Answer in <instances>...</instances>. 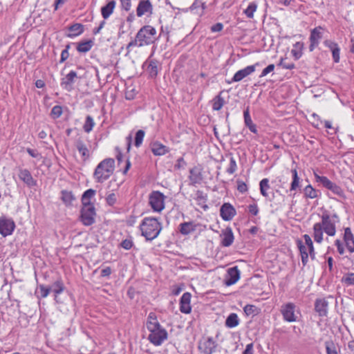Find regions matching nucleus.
Returning a JSON list of instances; mask_svg holds the SVG:
<instances>
[{
	"label": "nucleus",
	"mask_w": 354,
	"mask_h": 354,
	"mask_svg": "<svg viewBox=\"0 0 354 354\" xmlns=\"http://www.w3.org/2000/svg\"><path fill=\"white\" fill-rule=\"evenodd\" d=\"M319 194H320L319 191L313 188L311 185L306 186L304 189V197L306 198H316L319 196Z\"/></svg>",
	"instance_id": "nucleus-37"
},
{
	"label": "nucleus",
	"mask_w": 354,
	"mask_h": 354,
	"mask_svg": "<svg viewBox=\"0 0 354 354\" xmlns=\"http://www.w3.org/2000/svg\"><path fill=\"white\" fill-rule=\"evenodd\" d=\"M341 282L346 286H354V272L346 273L342 277Z\"/></svg>",
	"instance_id": "nucleus-44"
},
{
	"label": "nucleus",
	"mask_w": 354,
	"mask_h": 354,
	"mask_svg": "<svg viewBox=\"0 0 354 354\" xmlns=\"http://www.w3.org/2000/svg\"><path fill=\"white\" fill-rule=\"evenodd\" d=\"M142 67L150 77L154 78L157 76L158 71L160 70L161 64L158 60L149 57L144 62Z\"/></svg>",
	"instance_id": "nucleus-11"
},
{
	"label": "nucleus",
	"mask_w": 354,
	"mask_h": 354,
	"mask_svg": "<svg viewBox=\"0 0 354 354\" xmlns=\"http://www.w3.org/2000/svg\"><path fill=\"white\" fill-rule=\"evenodd\" d=\"M223 93V91H221L219 92V93L215 96L212 102V109L214 111H219L222 109L223 105L225 104V100L223 97L221 96L222 93Z\"/></svg>",
	"instance_id": "nucleus-33"
},
{
	"label": "nucleus",
	"mask_w": 354,
	"mask_h": 354,
	"mask_svg": "<svg viewBox=\"0 0 354 354\" xmlns=\"http://www.w3.org/2000/svg\"><path fill=\"white\" fill-rule=\"evenodd\" d=\"M216 347L217 344L212 337L201 340L198 344V349L204 354H212L216 351Z\"/></svg>",
	"instance_id": "nucleus-13"
},
{
	"label": "nucleus",
	"mask_w": 354,
	"mask_h": 354,
	"mask_svg": "<svg viewBox=\"0 0 354 354\" xmlns=\"http://www.w3.org/2000/svg\"><path fill=\"white\" fill-rule=\"evenodd\" d=\"M322 30L321 26H318L311 31L310 36V44L309 46L310 52L313 51L315 48L318 46L319 40L322 38Z\"/></svg>",
	"instance_id": "nucleus-20"
},
{
	"label": "nucleus",
	"mask_w": 354,
	"mask_h": 354,
	"mask_svg": "<svg viewBox=\"0 0 354 354\" xmlns=\"http://www.w3.org/2000/svg\"><path fill=\"white\" fill-rule=\"evenodd\" d=\"M149 324L155 325L156 324H160L157 319V317L154 313H150L147 317V328L148 329V326Z\"/></svg>",
	"instance_id": "nucleus-54"
},
{
	"label": "nucleus",
	"mask_w": 354,
	"mask_h": 354,
	"mask_svg": "<svg viewBox=\"0 0 354 354\" xmlns=\"http://www.w3.org/2000/svg\"><path fill=\"white\" fill-rule=\"evenodd\" d=\"M15 229V223L12 218L6 216L0 217V234L6 237L12 234Z\"/></svg>",
	"instance_id": "nucleus-10"
},
{
	"label": "nucleus",
	"mask_w": 354,
	"mask_h": 354,
	"mask_svg": "<svg viewBox=\"0 0 354 354\" xmlns=\"http://www.w3.org/2000/svg\"><path fill=\"white\" fill-rule=\"evenodd\" d=\"M39 290L41 292V297L42 298H45L48 295L50 291L51 290V288L50 287H46L44 285H40Z\"/></svg>",
	"instance_id": "nucleus-60"
},
{
	"label": "nucleus",
	"mask_w": 354,
	"mask_h": 354,
	"mask_svg": "<svg viewBox=\"0 0 354 354\" xmlns=\"http://www.w3.org/2000/svg\"><path fill=\"white\" fill-rule=\"evenodd\" d=\"M62 107L61 106H54L51 109L50 116L53 119H57L62 115Z\"/></svg>",
	"instance_id": "nucleus-50"
},
{
	"label": "nucleus",
	"mask_w": 354,
	"mask_h": 354,
	"mask_svg": "<svg viewBox=\"0 0 354 354\" xmlns=\"http://www.w3.org/2000/svg\"><path fill=\"white\" fill-rule=\"evenodd\" d=\"M162 228V223L154 217L144 218L140 225L141 235L145 237L147 241H152L156 239Z\"/></svg>",
	"instance_id": "nucleus-3"
},
{
	"label": "nucleus",
	"mask_w": 354,
	"mask_h": 354,
	"mask_svg": "<svg viewBox=\"0 0 354 354\" xmlns=\"http://www.w3.org/2000/svg\"><path fill=\"white\" fill-rule=\"evenodd\" d=\"M196 224L193 221L180 223L178 230L183 235H188L196 230Z\"/></svg>",
	"instance_id": "nucleus-28"
},
{
	"label": "nucleus",
	"mask_w": 354,
	"mask_h": 354,
	"mask_svg": "<svg viewBox=\"0 0 354 354\" xmlns=\"http://www.w3.org/2000/svg\"><path fill=\"white\" fill-rule=\"evenodd\" d=\"M125 99L127 100H133L136 97V92L134 88L129 89V88H127L125 91Z\"/></svg>",
	"instance_id": "nucleus-57"
},
{
	"label": "nucleus",
	"mask_w": 354,
	"mask_h": 354,
	"mask_svg": "<svg viewBox=\"0 0 354 354\" xmlns=\"http://www.w3.org/2000/svg\"><path fill=\"white\" fill-rule=\"evenodd\" d=\"M292 180L290 184V192L296 191L297 189L300 187V178L298 176V173L297 169H291Z\"/></svg>",
	"instance_id": "nucleus-36"
},
{
	"label": "nucleus",
	"mask_w": 354,
	"mask_h": 354,
	"mask_svg": "<svg viewBox=\"0 0 354 354\" xmlns=\"http://www.w3.org/2000/svg\"><path fill=\"white\" fill-rule=\"evenodd\" d=\"M240 279V270L237 266L230 268L227 271L225 284L227 286L236 283Z\"/></svg>",
	"instance_id": "nucleus-15"
},
{
	"label": "nucleus",
	"mask_w": 354,
	"mask_h": 354,
	"mask_svg": "<svg viewBox=\"0 0 354 354\" xmlns=\"http://www.w3.org/2000/svg\"><path fill=\"white\" fill-rule=\"evenodd\" d=\"M295 309L296 305L292 302L281 306L280 312L285 322H295L297 321L298 317L295 314Z\"/></svg>",
	"instance_id": "nucleus-9"
},
{
	"label": "nucleus",
	"mask_w": 354,
	"mask_h": 354,
	"mask_svg": "<svg viewBox=\"0 0 354 354\" xmlns=\"http://www.w3.org/2000/svg\"><path fill=\"white\" fill-rule=\"evenodd\" d=\"M187 165L186 162L185 161L183 157L178 158L176 161V164L174 165V168L176 169H184Z\"/></svg>",
	"instance_id": "nucleus-59"
},
{
	"label": "nucleus",
	"mask_w": 354,
	"mask_h": 354,
	"mask_svg": "<svg viewBox=\"0 0 354 354\" xmlns=\"http://www.w3.org/2000/svg\"><path fill=\"white\" fill-rule=\"evenodd\" d=\"M157 34L155 28L147 25L142 27L137 33L136 38L131 41L127 49L130 51L133 47H141L153 43L157 39Z\"/></svg>",
	"instance_id": "nucleus-2"
},
{
	"label": "nucleus",
	"mask_w": 354,
	"mask_h": 354,
	"mask_svg": "<svg viewBox=\"0 0 354 354\" xmlns=\"http://www.w3.org/2000/svg\"><path fill=\"white\" fill-rule=\"evenodd\" d=\"M192 295L190 292H186L183 293L180 299V311L185 314H189L192 311L191 306Z\"/></svg>",
	"instance_id": "nucleus-19"
},
{
	"label": "nucleus",
	"mask_w": 354,
	"mask_h": 354,
	"mask_svg": "<svg viewBox=\"0 0 354 354\" xmlns=\"http://www.w3.org/2000/svg\"><path fill=\"white\" fill-rule=\"evenodd\" d=\"M225 326L229 328H232L239 324V319L236 313H231L228 315L225 320Z\"/></svg>",
	"instance_id": "nucleus-38"
},
{
	"label": "nucleus",
	"mask_w": 354,
	"mask_h": 354,
	"mask_svg": "<svg viewBox=\"0 0 354 354\" xmlns=\"http://www.w3.org/2000/svg\"><path fill=\"white\" fill-rule=\"evenodd\" d=\"M18 176L28 187H33L37 185V180H35L27 169H19Z\"/></svg>",
	"instance_id": "nucleus-16"
},
{
	"label": "nucleus",
	"mask_w": 354,
	"mask_h": 354,
	"mask_svg": "<svg viewBox=\"0 0 354 354\" xmlns=\"http://www.w3.org/2000/svg\"><path fill=\"white\" fill-rule=\"evenodd\" d=\"M237 189L241 193H245L248 190V186L242 180H237Z\"/></svg>",
	"instance_id": "nucleus-64"
},
{
	"label": "nucleus",
	"mask_w": 354,
	"mask_h": 354,
	"mask_svg": "<svg viewBox=\"0 0 354 354\" xmlns=\"http://www.w3.org/2000/svg\"><path fill=\"white\" fill-rule=\"evenodd\" d=\"M278 66H281L283 68L289 69V70H291V69H293L295 68V65L294 63L286 62V58H281L280 59V62H279Z\"/></svg>",
	"instance_id": "nucleus-51"
},
{
	"label": "nucleus",
	"mask_w": 354,
	"mask_h": 354,
	"mask_svg": "<svg viewBox=\"0 0 354 354\" xmlns=\"http://www.w3.org/2000/svg\"><path fill=\"white\" fill-rule=\"evenodd\" d=\"M51 290L55 293V298L57 295L62 293L64 290V285L61 279L54 282L51 287Z\"/></svg>",
	"instance_id": "nucleus-42"
},
{
	"label": "nucleus",
	"mask_w": 354,
	"mask_h": 354,
	"mask_svg": "<svg viewBox=\"0 0 354 354\" xmlns=\"http://www.w3.org/2000/svg\"><path fill=\"white\" fill-rule=\"evenodd\" d=\"M95 126L93 118L91 115L86 117V120L83 126V129L86 133H90Z\"/></svg>",
	"instance_id": "nucleus-45"
},
{
	"label": "nucleus",
	"mask_w": 354,
	"mask_h": 354,
	"mask_svg": "<svg viewBox=\"0 0 354 354\" xmlns=\"http://www.w3.org/2000/svg\"><path fill=\"white\" fill-rule=\"evenodd\" d=\"M95 208L94 205H82L80 220L85 226H90L95 222Z\"/></svg>",
	"instance_id": "nucleus-7"
},
{
	"label": "nucleus",
	"mask_w": 354,
	"mask_h": 354,
	"mask_svg": "<svg viewBox=\"0 0 354 354\" xmlns=\"http://www.w3.org/2000/svg\"><path fill=\"white\" fill-rule=\"evenodd\" d=\"M145 135V132L142 129H140L136 132L134 142V145L136 147H139L141 146Z\"/></svg>",
	"instance_id": "nucleus-49"
},
{
	"label": "nucleus",
	"mask_w": 354,
	"mask_h": 354,
	"mask_svg": "<svg viewBox=\"0 0 354 354\" xmlns=\"http://www.w3.org/2000/svg\"><path fill=\"white\" fill-rule=\"evenodd\" d=\"M344 241L347 250L350 252H354V236L350 227L344 229Z\"/></svg>",
	"instance_id": "nucleus-26"
},
{
	"label": "nucleus",
	"mask_w": 354,
	"mask_h": 354,
	"mask_svg": "<svg viewBox=\"0 0 354 354\" xmlns=\"http://www.w3.org/2000/svg\"><path fill=\"white\" fill-rule=\"evenodd\" d=\"M257 8V4L256 2L252 1L250 2L248 6V8L244 10V13L249 18H252L254 12L256 11Z\"/></svg>",
	"instance_id": "nucleus-48"
},
{
	"label": "nucleus",
	"mask_w": 354,
	"mask_h": 354,
	"mask_svg": "<svg viewBox=\"0 0 354 354\" xmlns=\"http://www.w3.org/2000/svg\"><path fill=\"white\" fill-rule=\"evenodd\" d=\"M243 117H244V122L245 126L250 129V131L254 133H257V129L256 124L252 122L251 119L249 107L248 106L246 109L243 111Z\"/></svg>",
	"instance_id": "nucleus-31"
},
{
	"label": "nucleus",
	"mask_w": 354,
	"mask_h": 354,
	"mask_svg": "<svg viewBox=\"0 0 354 354\" xmlns=\"http://www.w3.org/2000/svg\"><path fill=\"white\" fill-rule=\"evenodd\" d=\"M248 212L253 216H257L259 213V207L257 204H250L248 207Z\"/></svg>",
	"instance_id": "nucleus-63"
},
{
	"label": "nucleus",
	"mask_w": 354,
	"mask_h": 354,
	"mask_svg": "<svg viewBox=\"0 0 354 354\" xmlns=\"http://www.w3.org/2000/svg\"><path fill=\"white\" fill-rule=\"evenodd\" d=\"M236 214V209L229 203H225L220 208V216L225 221H231Z\"/></svg>",
	"instance_id": "nucleus-14"
},
{
	"label": "nucleus",
	"mask_w": 354,
	"mask_h": 354,
	"mask_svg": "<svg viewBox=\"0 0 354 354\" xmlns=\"http://www.w3.org/2000/svg\"><path fill=\"white\" fill-rule=\"evenodd\" d=\"M322 221L313 225V238L316 243H321L323 241L324 232L330 236L336 234V223L339 222V218L336 213L330 215L328 211H324L321 216Z\"/></svg>",
	"instance_id": "nucleus-1"
},
{
	"label": "nucleus",
	"mask_w": 354,
	"mask_h": 354,
	"mask_svg": "<svg viewBox=\"0 0 354 354\" xmlns=\"http://www.w3.org/2000/svg\"><path fill=\"white\" fill-rule=\"evenodd\" d=\"M115 169V160L111 158H105L96 167L93 178L97 183H103L113 174Z\"/></svg>",
	"instance_id": "nucleus-4"
},
{
	"label": "nucleus",
	"mask_w": 354,
	"mask_h": 354,
	"mask_svg": "<svg viewBox=\"0 0 354 354\" xmlns=\"http://www.w3.org/2000/svg\"><path fill=\"white\" fill-rule=\"evenodd\" d=\"M166 196L160 191H153L149 196V203L154 212H160L165 209Z\"/></svg>",
	"instance_id": "nucleus-8"
},
{
	"label": "nucleus",
	"mask_w": 354,
	"mask_h": 354,
	"mask_svg": "<svg viewBox=\"0 0 354 354\" xmlns=\"http://www.w3.org/2000/svg\"><path fill=\"white\" fill-rule=\"evenodd\" d=\"M115 0H110L104 6L101 8L102 15L104 19H107L113 12L115 6Z\"/></svg>",
	"instance_id": "nucleus-32"
},
{
	"label": "nucleus",
	"mask_w": 354,
	"mask_h": 354,
	"mask_svg": "<svg viewBox=\"0 0 354 354\" xmlns=\"http://www.w3.org/2000/svg\"><path fill=\"white\" fill-rule=\"evenodd\" d=\"M237 169V165L235 159L231 156L230 160V166L227 169V172L233 174Z\"/></svg>",
	"instance_id": "nucleus-52"
},
{
	"label": "nucleus",
	"mask_w": 354,
	"mask_h": 354,
	"mask_svg": "<svg viewBox=\"0 0 354 354\" xmlns=\"http://www.w3.org/2000/svg\"><path fill=\"white\" fill-rule=\"evenodd\" d=\"M198 8H201V10H203L205 8V3L203 2L202 0H195L194 2L189 7V10L191 11L197 9Z\"/></svg>",
	"instance_id": "nucleus-53"
},
{
	"label": "nucleus",
	"mask_w": 354,
	"mask_h": 354,
	"mask_svg": "<svg viewBox=\"0 0 354 354\" xmlns=\"http://www.w3.org/2000/svg\"><path fill=\"white\" fill-rule=\"evenodd\" d=\"M95 192V190L93 189L86 190L81 198L82 205H93V204L91 203V199L94 197Z\"/></svg>",
	"instance_id": "nucleus-34"
},
{
	"label": "nucleus",
	"mask_w": 354,
	"mask_h": 354,
	"mask_svg": "<svg viewBox=\"0 0 354 354\" xmlns=\"http://www.w3.org/2000/svg\"><path fill=\"white\" fill-rule=\"evenodd\" d=\"M326 354H338L337 346L333 340H327L324 342Z\"/></svg>",
	"instance_id": "nucleus-43"
},
{
	"label": "nucleus",
	"mask_w": 354,
	"mask_h": 354,
	"mask_svg": "<svg viewBox=\"0 0 354 354\" xmlns=\"http://www.w3.org/2000/svg\"><path fill=\"white\" fill-rule=\"evenodd\" d=\"M148 330L149 331V335L147 339L150 343L156 346L162 345L168 338L167 331L160 324L155 325L149 324Z\"/></svg>",
	"instance_id": "nucleus-5"
},
{
	"label": "nucleus",
	"mask_w": 354,
	"mask_h": 354,
	"mask_svg": "<svg viewBox=\"0 0 354 354\" xmlns=\"http://www.w3.org/2000/svg\"><path fill=\"white\" fill-rule=\"evenodd\" d=\"M259 65V63H256L254 65L248 66L245 68L238 71L233 76L231 80H227V84H232L233 82H237L241 81L243 78L251 75L255 71L256 66Z\"/></svg>",
	"instance_id": "nucleus-12"
},
{
	"label": "nucleus",
	"mask_w": 354,
	"mask_h": 354,
	"mask_svg": "<svg viewBox=\"0 0 354 354\" xmlns=\"http://www.w3.org/2000/svg\"><path fill=\"white\" fill-rule=\"evenodd\" d=\"M316 182L321 183L323 187L331 191L334 194L342 198H346L345 193L343 189L336 183L330 180L326 176H319L314 173Z\"/></svg>",
	"instance_id": "nucleus-6"
},
{
	"label": "nucleus",
	"mask_w": 354,
	"mask_h": 354,
	"mask_svg": "<svg viewBox=\"0 0 354 354\" xmlns=\"http://www.w3.org/2000/svg\"><path fill=\"white\" fill-rule=\"evenodd\" d=\"M189 179L191 185H196V184H201L202 183L203 177L201 167L195 166L189 169Z\"/></svg>",
	"instance_id": "nucleus-18"
},
{
	"label": "nucleus",
	"mask_w": 354,
	"mask_h": 354,
	"mask_svg": "<svg viewBox=\"0 0 354 354\" xmlns=\"http://www.w3.org/2000/svg\"><path fill=\"white\" fill-rule=\"evenodd\" d=\"M77 77V73L75 71H71L64 77L62 78L61 86L65 90L70 91Z\"/></svg>",
	"instance_id": "nucleus-22"
},
{
	"label": "nucleus",
	"mask_w": 354,
	"mask_h": 354,
	"mask_svg": "<svg viewBox=\"0 0 354 354\" xmlns=\"http://www.w3.org/2000/svg\"><path fill=\"white\" fill-rule=\"evenodd\" d=\"M61 195V199L66 206L72 205V203L75 201V197L71 191L62 190Z\"/></svg>",
	"instance_id": "nucleus-35"
},
{
	"label": "nucleus",
	"mask_w": 354,
	"mask_h": 354,
	"mask_svg": "<svg viewBox=\"0 0 354 354\" xmlns=\"http://www.w3.org/2000/svg\"><path fill=\"white\" fill-rule=\"evenodd\" d=\"M133 245V241L130 239H126L123 240L120 243V246L125 250H130Z\"/></svg>",
	"instance_id": "nucleus-56"
},
{
	"label": "nucleus",
	"mask_w": 354,
	"mask_h": 354,
	"mask_svg": "<svg viewBox=\"0 0 354 354\" xmlns=\"http://www.w3.org/2000/svg\"><path fill=\"white\" fill-rule=\"evenodd\" d=\"M328 302L325 298H318L315 301V310L319 316L326 317L328 314Z\"/></svg>",
	"instance_id": "nucleus-21"
},
{
	"label": "nucleus",
	"mask_w": 354,
	"mask_h": 354,
	"mask_svg": "<svg viewBox=\"0 0 354 354\" xmlns=\"http://www.w3.org/2000/svg\"><path fill=\"white\" fill-rule=\"evenodd\" d=\"M221 245L223 247H230L234 242V236L231 227H227L221 231Z\"/></svg>",
	"instance_id": "nucleus-17"
},
{
	"label": "nucleus",
	"mask_w": 354,
	"mask_h": 354,
	"mask_svg": "<svg viewBox=\"0 0 354 354\" xmlns=\"http://www.w3.org/2000/svg\"><path fill=\"white\" fill-rule=\"evenodd\" d=\"M93 44V43L91 40L83 41L77 44L76 48L79 53H86L91 50Z\"/></svg>",
	"instance_id": "nucleus-39"
},
{
	"label": "nucleus",
	"mask_w": 354,
	"mask_h": 354,
	"mask_svg": "<svg viewBox=\"0 0 354 354\" xmlns=\"http://www.w3.org/2000/svg\"><path fill=\"white\" fill-rule=\"evenodd\" d=\"M243 311L247 316L256 315L259 313L258 308L254 305L247 304L243 308Z\"/></svg>",
	"instance_id": "nucleus-47"
},
{
	"label": "nucleus",
	"mask_w": 354,
	"mask_h": 354,
	"mask_svg": "<svg viewBox=\"0 0 354 354\" xmlns=\"http://www.w3.org/2000/svg\"><path fill=\"white\" fill-rule=\"evenodd\" d=\"M152 5L149 0H141L137 7L136 13L141 17L147 13L152 12Z\"/></svg>",
	"instance_id": "nucleus-24"
},
{
	"label": "nucleus",
	"mask_w": 354,
	"mask_h": 354,
	"mask_svg": "<svg viewBox=\"0 0 354 354\" xmlns=\"http://www.w3.org/2000/svg\"><path fill=\"white\" fill-rule=\"evenodd\" d=\"M194 199L196 201L197 205L206 210L208 208L207 205V196L201 190H197Z\"/></svg>",
	"instance_id": "nucleus-29"
},
{
	"label": "nucleus",
	"mask_w": 354,
	"mask_h": 354,
	"mask_svg": "<svg viewBox=\"0 0 354 354\" xmlns=\"http://www.w3.org/2000/svg\"><path fill=\"white\" fill-rule=\"evenodd\" d=\"M106 203L110 206H113L117 201L116 195L114 193L109 194L106 198Z\"/></svg>",
	"instance_id": "nucleus-55"
},
{
	"label": "nucleus",
	"mask_w": 354,
	"mask_h": 354,
	"mask_svg": "<svg viewBox=\"0 0 354 354\" xmlns=\"http://www.w3.org/2000/svg\"><path fill=\"white\" fill-rule=\"evenodd\" d=\"M324 44L325 46L329 48L331 50L334 62L338 63L339 62L340 52V48H339L338 44L330 40L325 41Z\"/></svg>",
	"instance_id": "nucleus-27"
},
{
	"label": "nucleus",
	"mask_w": 354,
	"mask_h": 354,
	"mask_svg": "<svg viewBox=\"0 0 354 354\" xmlns=\"http://www.w3.org/2000/svg\"><path fill=\"white\" fill-rule=\"evenodd\" d=\"M303 238L305 241V244H306V247L308 248L310 257H311L312 259H315V252L314 250L313 243L311 239V237L308 234H304L303 236Z\"/></svg>",
	"instance_id": "nucleus-41"
},
{
	"label": "nucleus",
	"mask_w": 354,
	"mask_h": 354,
	"mask_svg": "<svg viewBox=\"0 0 354 354\" xmlns=\"http://www.w3.org/2000/svg\"><path fill=\"white\" fill-rule=\"evenodd\" d=\"M303 48L304 44L302 42L298 41L293 45V48L291 50V54L295 60L299 59L301 57Z\"/></svg>",
	"instance_id": "nucleus-40"
},
{
	"label": "nucleus",
	"mask_w": 354,
	"mask_h": 354,
	"mask_svg": "<svg viewBox=\"0 0 354 354\" xmlns=\"http://www.w3.org/2000/svg\"><path fill=\"white\" fill-rule=\"evenodd\" d=\"M260 192L264 197H268L267 190L270 188L269 185V180L268 178H263L260 181Z\"/></svg>",
	"instance_id": "nucleus-46"
},
{
	"label": "nucleus",
	"mask_w": 354,
	"mask_h": 354,
	"mask_svg": "<svg viewBox=\"0 0 354 354\" xmlns=\"http://www.w3.org/2000/svg\"><path fill=\"white\" fill-rule=\"evenodd\" d=\"M68 33H66L68 37L73 38L81 35L84 32V26L82 24H73L68 28Z\"/></svg>",
	"instance_id": "nucleus-30"
},
{
	"label": "nucleus",
	"mask_w": 354,
	"mask_h": 354,
	"mask_svg": "<svg viewBox=\"0 0 354 354\" xmlns=\"http://www.w3.org/2000/svg\"><path fill=\"white\" fill-rule=\"evenodd\" d=\"M297 246L299 248L301 256L304 255V254H308L307 252L308 248L303 244L302 241L297 240Z\"/></svg>",
	"instance_id": "nucleus-62"
},
{
	"label": "nucleus",
	"mask_w": 354,
	"mask_h": 354,
	"mask_svg": "<svg viewBox=\"0 0 354 354\" xmlns=\"http://www.w3.org/2000/svg\"><path fill=\"white\" fill-rule=\"evenodd\" d=\"M150 147L154 156H163L169 151V147L158 141L151 142Z\"/></svg>",
	"instance_id": "nucleus-25"
},
{
	"label": "nucleus",
	"mask_w": 354,
	"mask_h": 354,
	"mask_svg": "<svg viewBox=\"0 0 354 354\" xmlns=\"http://www.w3.org/2000/svg\"><path fill=\"white\" fill-rule=\"evenodd\" d=\"M70 48V45L69 44H67L66 46V48L65 49H64L62 51V53H61V59L59 60V62L60 63H63L64 62H65L68 56H69V53H68V50Z\"/></svg>",
	"instance_id": "nucleus-58"
},
{
	"label": "nucleus",
	"mask_w": 354,
	"mask_h": 354,
	"mask_svg": "<svg viewBox=\"0 0 354 354\" xmlns=\"http://www.w3.org/2000/svg\"><path fill=\"white\" fill-rule=\"evenodd\" d=\"M75 145L79 153L81 154L82 160L84 162L88 160L91 156L90 151L84 141L81 139H78L76 140Z\"/></svg>",
	"instance_id": "nucleus-23"
},
{
	"label": "nucleus",
	"mask_w": 354,
	"mask_h": 354,
	"mask_svg": "<svg viewBox=\"0 0 354 354\" xmlns=\"http://www.w3.org/2000/svg\"><path fill=\"white\" fill-rule=\"evenodd\" d=\"M274 69V65L273 64H269L266 68H265L261 75H259V77H263L266 76L268 73L273 71Z\"/></svg>",
	"instance_id": "nucleus-61"
}]
</instances>
